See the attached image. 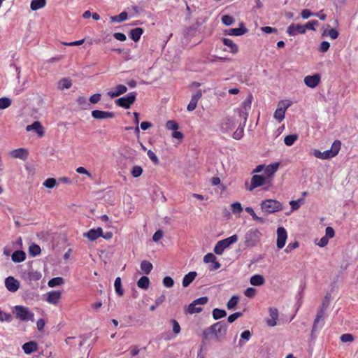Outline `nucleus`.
<instances>
[{"label": "nucleus", "instance_id": "obj_1", "mask_svg": "<svg viewBox=\"0 0 358 358\" xmlns=\"http://www.w3.org/2000/svg\"><path fill=\"white\" fill-rule=\"evenodd\" d=\"M227 328L228 325L225 322H217L203 330V339H207L212 334L217 341H221L227 334Z\"/></svg>", "mask_w": 358, "mask_h": 358}, {"label": "nucleus", "instance_id": "obj_2", "mask_svg": "<svg viewBox=\"0 0 358 358\" xmlns=\"http://www.w3.org/2000/svg\"><path fill=\"white\" fill-rule=\"evenodd\" d=\"M12 313L17 320L22 322L34 320V313L29 307L16 305L12 308Z\"/></svg>", "mask_w": 358, "mask_h": 358}, {"label": "nucleus", "instance_id": "obj_3", "mask_svg": "<svg viewBox=\"0 0 358 358\" xmlns=\"http://www.w3.org/2000/svg\"><path fill=\"white\" fill-rule=\"evenodd\" d=\"M341 147V143L338 140H336L334 141V143L331 145V147L329 150H327L324 152H321L319 150H315L313 151V155L318 158L322 159H331L335 156H336Z\"/></svg>", "mask_w": 358, "mask_h": 358}, {"label": "nucleus", "instance_id": "obj_4", "mask_svg": "<svg viewBox=\"0 0 358 358\" xmlns=\"http://www.w3.org/2000/svg\"><path fill=\"white\" fill-rule=\"evenodd\" d=\"M262 234L257 229H249L244 236L243 243L247 248H253L259 242Z\"/></svg>", "mask_w": 358, "mask_h": 358}, {"label": "nucleus", "instance_id": "obj_5", "mask_svg": "<svg viewBox=\"0 0 358 358\" xmlns=\"http://www.w3.org/2000/svg\"><path fill=\"white\" fill-rule=\"evenodd\" d=\"M238 238V236L234 234L227 238L219 241L214 247V252L218 255H222L226 248L237 242Z\"/></svg>", "mask_w": 358, "mask_h": 358}, {"label": "nucleus", "instance_id": "obj_6", "mask_svg": "<svg viewBox=\"0 0 358 358\" xmlns=\"http://www.w3.org/2000/svg\"><path fill=\"white\" fill-rule=\"evenodd\" d=\"M260 206L263 211L269 214L278 212L282 209V203L275 199L262 201Z\"/></svg>", "mask_w": 358, "mask_h": 358}, {"label": "nucleus", "instance_id": "obj_7", "mask_svg": "<svg viewBox=\"0 0 358 358\" xmlns=\"http://www.w3.org/2000/svg\"><path fill=\"white\" fill-rule=\"evenodd\" d=\"M208 298L202 296L194 300L186 308L185 313L187 314L199 313L202 311V308L199 306L205 305L208 303Z\"/></svg>", "mask_w": 358, "mask_h": 358}, {"label": "nucleus", "instance_id": "obj_8", "mask_svg": "<svg viewBox=\"0 0 358 358\" xmlns=\"http://www.w3.org/2000/svg\"><path fill=\"white\" fill-rule=\"evenodd\" d=\"M291 105L292 101L289 100H282L279 101L273 115L274 118L278 122H281L284 120L285 112Z\"/></svg>", "mask_w": 358, "mask_h": 358}, {"label": "nucleus", "instance_id": "obj_9", "mask_svg": "<svg viewBox=\"0 0 358 358\" xmlns=\"http://www.w3.org/2000/svg\"><path fill=\"white\" fill-rule=\"evenodd\" d=\"M136 97V93L135 92H132L123 97L117 99L115 101V103L118 106L128 109L130 108L131 105L134 103Z\"/></svg>", "mask_w": 358, "mask_h": 358}, {"label": "nucleus", "instance_id": "obj_10", "mask_svg": "<svg viewBox=\"0 0 358 358\" xmlns=\"http://www.w3.org/2000/svg\"><path fill=\"white\" fill-rule=\"evenodd\" d=\"M22 277L27 283L31 284L33 282L38 281L41 278L42 274L40 271L30 270L24 273Z\"/></svg>", "mask_w": 358, "mask_h": 358}, {"label": "nucleus", "instance_id": "obj_11", "mask_svg": "<svg viewBox=\"0 0 358 358\" xmlns=\"http://www.w3.org/2000/svg\"><path fill=\"white\" fill-rule=\"evenodd\" d=\"M287 238V233L286 229L280 227L277 229V247L278 249H282L286 243Z\"/></svg>", "mask_w": 358, "mask_h": 358}, {"label": "nucleus", "instance_id": "obj_12", "mask_svg": "<svg viewBox=\"0 0 358 358\" xmlns=\"http://www.w3.org/2000/svg\"><path fill=\"white\" fill-rule=\"evenodd\" d=\"M248 29L245 27V24L243 22L240 23V26L238 28H231L224 30V35L227 36H242L248 32Z\"/></svg>", "mask_w": 358, "mask_h": 358}, {"label": "nucleus", "instance_id": "obj_13", "mask_svg": "<svg viewBox=\"0 0 358 358\" xmlns=\"http://www.w3.org/2000/svg\"><path fill=\"white\" fill-rule=\"evenodd\" d=\"M5 286L10 292H16L20 288V282L13 276H8L5 279Z\"/></svg>", "mask_w": 358, "mask_h": 358}, {"label": "nucleus", "instance_id": "obj_14", "mask_svg": "<svg viewBox=\"0 0 358 358\" xmlns=\"http://www.w3.org/2000/svg\"><path fill=\"white\" fill-rule=\"evenodd\" d=\"M321 80V76L318 73H315L312 76H307L304 78V83L306 86L310 88H315L316 87Z\"/></svg>", "mask_w": 358, "mask_h": 358}, {"label": "nucleus", "instance_id": "obj_15", "mask_svg": "<svg viewBox=\"0 0 358 358\" xmlns=\"http://www.w3.org/2000/svg\"><path fill=\"white\" fill-rule=\"evenodd\" d=\"M266 178L259 175H254L251 178L250 186L247 187V189L252 191L255 188L263 185L265 182Z\"/></svg>", "mask_w": 358, "mask_h": 358}, {"label": "nucleus", "instance_id": "obj_16", "mask_svg": "<svg viewBox=\"0 0 358 358\" xmlns=\"http://www.w3.org/2000/svg\"><path fill=\"white\" fill-rule=\"evenodd\" d=\"M46 301L52 305H57L62 297V292L60 291H50L47 294Z\"/></svg>", "mask_w": 358, "mask_h": 358}, {"label": "nucleus", "instance_id": "obj_17", "mask_svg": "<svg viewBox=\"0 0 358 358\" xmlns=\"http://www.w3.org/2000/svg\"><path fill=\"white\" fill-rule=\"evenodd\" d=\"M10 156L13 158L26 160L29 156V151L26 148H17L10 152Z\"/></svg>", "mask_w": 358, "mask_h": 358}, {"label": "nucleus", "instance_id": "obj_18", "mask_svg": "<svg viewBox=\"0 0 358 358\" xmlns=\"http://www.w3.org/2000/svg\"><path fill=\"white\" fill-rule=\"evenodd\" d=\"M287 34L291 36H294L297 34H305V29L303 25L292 23L287 27Z\"/></svg>", "mask_w": 358, "mask_h": 358}, {"label": "nucleus", "instance_id": "obj_19", "mask_svg": "<svg viewBox=\"0 0 358 358\" xmlns=\"http://www.w3.org/2000/svg\"><path fill=\"white\" fill-rule=\"evenodd\" d=\"M269 318L266 320V324L269 327H275L278 319V310L275 308H269Z\"/></svg>", "mask_w": 358, "mask_h": 358}, {"label": "nucleus", "instance_id": "obj_20", "mask_svg": "<svg viewBox=\"0 0 358 358\" xmlns=\"http://www.w3.org/2000/svg\"><path fill=\"white\" fill-rule=\"evenodd\" d=\"M83 236L90 241H94L103 236V230L101 227H98L97 229H91L87 232L85 233Z\"/></svg>", "mask_w": 358, "mask_h": 358}, {"label": "nucleus", "instance_id": "obj_21", "mask_svg": "<svg viewBox=\"0 0 358 358\" xmlns=\"http://www.w3.org/2000/svg\"><path fill=\"white\" fill-rule=\"evenodd\" d=\"M92 117L96 120H103L113 118L115 117V114L113 112L94 110L92 111Z\"/></svg>", "mask_w": 358, "mask_h": 358}, {"label": "nucleus", "instance_id": "obj_22", "mask_svg": "<svg viewBox=\"0 0 358 358\" xmlns=\"http://www.w3.org/2000/svg\"><path fill=\"white\" fill-rule=\"evenodd\" d=\"M127 91L125 85H118L113 90L108 92L107 94L110 98H115L124 94Z\"/></svg>", "mask_w": 358, "mask_h": 358}, {"label": "nucleus", "instance_id": "obj_23", "mask_svg": "<svg viewBox=\"0 0 358 358\" xmlns=\"http://www.w3.org/2000/svg\"><path fill=\"white\" fill-rule=\"evenodd\" d=\"M201 90L197 91L192 96V99L187 107L188 111H193L196 108L198 101L201 99Z\"/></svg>", "mask_w": 358, "mask_h": 358}, {"label": "nucleus", "instance_id": "obj_24", "mask_svg": "<svg viewBox=\"0 0 358 358\" xmlns=\"http://www.w3.org/2000/svg\"><path fill=\"white\" fill-rule=\"evenodd\" d=\"M27 131H35L41 137L44 136V129L41 124L38 121H36L31 124L27 125L26 127Z\"/></svg>", "mask_w": 358, "mask_h": 358}, {"label": "nucleus", "instance_id": "obj_25", "mask_svg": "<svg viewBox=\"0 0 358 358\" xmlns=\"http://www.w3.org/2000/svg\"><path fill=\"white\" fill-rule=\"evenodd\" d=\"M22 349L25 354L30 355L38 350V344L35 341H29L22 345Z\"/></svg>", "mask_w": 358, "mask_h": 358}, {"label": "nucleus", "instance_id": "obj_26", "mask_svg": "<svg viewBox=\"0 0 358 358\" xmlns=\"http://www.w3.org/2000/svg\"><path fill=\"white\" fill-rule=\"evenodd\" d=\"M197 276V273L196 271H190L187 274H186L182 279V286L184 287H188Z\"/></svg>", "mask_w": 358, "mask_h": 358}, {"label": "nucleus", "instance_id": "obj_27", "mask_svg": "<svg viewBox=\"0 0 358 358\" xmlns=\"http://www.w3.org/2000/svg\"><path fill=\"white\" fill-rule=\"evenodd\" d=\"M72 86V80L69 78H64L59 80L57 88L60 90L70 89Z\"/></svg>", "mask_w": 358, "mask_h": 358}, {"label": "nucleus", "instance_id": "obj_28", "mask_svg": "<svg viewBox=\"0 0 358 358\" xmlns=\"http://www.w3.org/2000/svg\"><path fill=\"white\" fill-rule=\"evenodd\" d=\"M25 258L26 254L22 250L15 251L11 255V259L13 262L16 263L22 262L23 261H24Z\"/></svg>", "mask_w": 358, "mask_h": 358}, {"label": "nucleus", "instance_id": "obj_29", "mask_svg": "<svg viewBox=\"0 0 358 358\" xmlns=\"http://www.w3.org/2000/svg\"><path fill=\"white\" fill-rule=\"evenodd\" d=\"M324 319L325 318H323V317L321 318L319 317H315V319L314 320L313 325L312 333H311L312 336H313V334L315 331L321 329L324 327Z\"/></svg>", "mask_w": 358, "mask_h": 358}, {"label": "nucleus", "instance_id": "obj_30", "mask_svg": "<svg viewBox=\"0 0 358 358\" xmlns=\"http://www.w3.org/2000/svg\"><path fill=\"white\" fill-rule=\"evenodd\" d=\"M223 44L229 48V52L235 54L238 51V47L230 38H224L222 39Z\"/></svg>", "mask_w": 358, "mask_h": 358}, {"label": "nucleus", "instance_id": "obj_31", "mask_svg": "<svg viewBox=\"0 0 358 358\" xmlns=\"http://www.w3.org/2000/svg\"><path fill=\"white\" fill-rule=\"evenodd\" d=\"M143 34V29L140 27L133 29L129 32V37L135 42L139 41L141 35Z\"/></svg>", "mask_w": 358, "mask_h": 358}, {"label": "nucleus", "instance_id": "obj_32", "mask_svg": "<svg viewBox=\"0 0 358 358\" xmlns=\"http://www.w3.org/2000/svg\"><path fill=\"white\" fill-rule=\"evenodd\" d=\"M264 278L263 275L259 274L252 275L250 280V284L254 286H261L264 283Z\"/></svg>", "mask_w": 358, "mask_h": 358}, {"label": "nucleus", "instance_id": "obj_33", "mask_svg": "<svg viewBox=\"0 0 358 358\" xmlns=\"http://www.w3.org/2000/svg\"><path fill=\"white\" fill-rule=\"evenodd\" d=\"M152 268L153 266L150 262L147 260H143L141 262V270L143 273L148 275L151 272Z\"/></svg>", "mask_w": 358, "mask_h": 358}, {"label": "nucleus", "instance_id": "obj_34", "mask_svg": "<svg viewBox=\"0 0 358 358\" xmlns=\"http://www.w3.org/2000/svg\"><path fill=\"white\" fill-rule=\"evenodd\" d=\"M46 4V0H32L30 8L32 10H37L43 8Z\"/></svg>", "mask_w": 358, "mask_h": 358}, {"label": "nucleus", "instance_id": "obj_35", "mask_svg": "<svg viewBox=\"0 0 358 358\" xmlns=\"http://www.w3.org/2000/svg\"><path fill=\"white\" fill-rule=\"evenodd\" d=\"M213 317L215 320H220L227 315V312L223 309L215 308L212 312Z\"/></svg>", "mask_w": 358, "mask_h": 358}, {"label": "nucleus", "instance_id": "obj_36", "mask_svg": "<svg viewBox=\"0 0 358 358\" xmlns=\"http://www.w3.org/2000/svg\"><path fill=\"white\" fill-rule=\"evenodd\" d=\"M234 127V122L230 117H227L221 124V129L223 131L231 130Z\"/></svg>", "mask_w": 358, "mask_h": 358}, {"label": "nucleus", "instance_id": "obj_37", "mask_svg": "<svg viewBox=\"0 0 358 358\" xmlns=\"http://www.w3.org/2000/svg\"><path fill=\"white\" fill-rule=\"evenodd\" d=\"M150 285V280L147 276L141 277L137 281V286L139 288L147 289Z\"/></svg>", "mask_w": 358, "mask_h": 358}, {"label": "nucleus", "instance_id": "obj_38", "mask_svg": "<svg viewBox=\"0 0 358 358\" xmlns=\"http://www.w3.org/2000/svg\"><path fill=\"white\" fill-rule=\"evenodd\" d=\"M114 287L116 294L118 296H122L124 294V290L122 287V281L120 277L115 278L114 282Z\"/></svg>", "mask_w": 358, "mask_h": 358}, {"label": "nucleus", "instance_id": "obj_39", "mask_svg": "<svg viewBox=\"0 0 358 358\" xmlns=\"http://www.w3.org/2000/svg\"><path fill=\"white\" fill-rule=\"evenodd\" d=\"M245 210L252 216L254 220L262 224L265 222V220L261 217L257 216L252 207H246Z\"/></svg>", "mask_w": 358, "mask_h": 358}, {"label": "nucleus", "instance_id": "obj_40", "mask_svg": "<svg viewBox=\"0 0 358 358\" xmlns=\"http://www.w3.org/2000/svg\"><path fill=\"white\" fill-rule=\"evenodd\" d=\"M13 320L12 315L9 313L4 312L0 308V322L10 323Z\"/></svg>", "mask_w": 358, "mask_h": 358}, {"label": "nucleus", "instance_id": "obj_41", "mask_svg": "<svg viewBox=\"0 0 358 358\" xmlns=\"http://www.w3.org/2000/svg\"><path fill=\"white\" fill-rule=\"evenodd\" d=\"M76 101L82 109L88 110L90 108V103L85 96H78Z\"/></svg>", "mask_w": 358, "mask_h": 358}, {"label": "nucleus", "instance_id": "obj_42", "mask_svg": "<svg viewBox=\"0 0 358 358\" xmlns=\"http://www.w3.org/2000/svg\"><path fill=\"white\" fill-rule=\"evenodd\" d=\"M279 164L273 163L265 167L264 172L266 175L271 176L275 173L278 169Z\"/></svg>", "mask_w": 358, "mask_h": 358}, {"label": "nucleus", "instance_id": "obj_43", "mask_svg": "<svg viewBox=\"0 0 358 358\" xmlns=\"http://www.w3.org/2000/svg\"><path fill=\"white\" fill-rule=\"evenodd\" d=\"M128 13L126 11L120 13L117 15L112 16L110 20L115 22H121L127 19Z\"/></svg>", "mask_w": 358, "mask_h": 358}, {"label": "nucleus", "instance_id": "obj_44", "mask_svg": "<svg viewBox=\"0 0 358 358\" xmlns=\"http://www.w3.org/2000/svg\"><path fill=\"white\" fill-rule=\"evenodd\" d=\"M64 283V279L62 277H55L52 279H50L48 282V285L50 287H55L57 286H59Z\"/></svg>", "mask_w": 358, "mask_h": 358}, {"label": "nucleus", "instance_id": "obj_45", "mask_svg": "<svg viewBox=\"0 0 358 358\" xmlns=\"http://www.w3.org/2000/svg\"><path fill=\"white\" fill-rule=\"evenodd\" d=\"M245 124H241L236 129V130L233 134V138L236 140H240L244 133V127Z\"/></svg>", "mask_w": 358, "mask_h": 358}, {"label": "nucleus", "instance_id": "obj_46", "mask_svg": "<svg viewBox=\"0 0 358 358\" xmlns=\"http://www.w3.org/2000/svg\"><path fill=\"white\" fill-rule=\"evenodd\" d=\"M304 200L303 198L298 199L295 201H289V205L291 206V212L295 211L298 210L300 206L303 203Z\"/></svg>", "mask_w": 358, "mask_h": 358}, {"label": "nucleus", "instance_id": "obj_47", "mask_svg": "<svg viewBox=\"0 0 358 358\" xmlns=\"http://www.w3.org/2000/svg\"><path fill=\"white\" fill-rule=\"evenodd\" d=\"M41 248L36 244H31L29 248V253L31 257H36L41 253Z\"/></svg>", "mask_w": 358, "mask_h": 358}, {"label": "nucleus", "instance_id": "obj_48", "mask_svg": "<svg viewBox=\"0 0 358 358\" xmlns=\"http://www.w3.org/2000/svg\"><path fill=\"white\" fill-rule=\"evenodd\" d=\"M251 338V333L249 330L243 331L241 334V340L239 341V345L242 346L245 344L244 341H248Z\"/></svg>", "mask_w": 358, "mask_h": 358}, {"label": "nucleus", "instance_id": "obj_49", "mask_svg": "<svg viewBox=\"0 0 358 358\" xmlns=\"http://www.w3.org/2000/svg\"><path fill=\"white\" fill-rule=\"evenodd\" d=\"M297 138L298 136L296 134L287 135L284 139L285 144L287 146H291L294 143Z\"/></svg>", "mask_w": 358, "mask_h": 358}, {"label": "nucleus", "instance_id": "obj_50", "mask_svg": "<svg viewBox=\"0 0 358 358\" xmlns=\"http://www.w3.org/2000/svg\"><path fill=\"white\" fill-rule=\"evenodd\" d=\"M239 301V297L238 296H233L231 297V299L228 301L227 303V307L229 310H232L235 308V306L237 305Z\"/></svg>", "mask_w": 358, "mask_h": 358}, {"label": "nucleus", "instance_id": "obj_51", "mask_svg": "<svg viewBox=\"0 0 358 358\" xmlns=\"http://www.w3.org/2000/svg\"><path fill=\"white\" fill-rule=\"evenodd\" d=\"M12 103L10 99L8 97L0 98V110H3L8 108Z\"/></svg>", "mask_w": 358, "mask_h": 358}, {"label": "nucleus", "instance_id": "obj_52", "mask_svg": "<svg viewBox=\"0 0 358 358\" xmlns=\"http://www.w3.org/2000/svg\"><path fill=\"white\" fill-rule=\"evenodd\" d=\"M56 184H57V180L53 178H49L46 179L43 183V185L46 188H48V189H52V188L55 187Z\"/></svg>", "mask_w": 358, "mask_h": 358}, {"label": "nucleus", "instance_id": "obj_53", "mask_svg": "<svg viewBox=\"0 0 358 358\" xmlns=\"http://www.w3.org/2000/svg\"><path fill=\"white\" fill-rule=\"evenodd\" d=\"M234 22V18L229 15H224L222 17V22L227 26L233 24Z\"/></svg>", "mask_w": 358, "mask_h": 358}, {"label": "nucleus", "instance_id": "obj_54", "mask_svg": "<svg viewBox=\"0 0 358 358\" xmlns=\"http://www.w3.org/2000/svg\"><path fill=\"white\" fill-rule=\"evenodd\" d=\"M318 24V21L315 20L308 22L305 25H303V27L305 29V33L306 32L307 29L315 31V26H317Z\"/></svg>", "mask_w": 358, "mask_h": 358}, {"label": "nucleus", "instance_id": "obj_55", "mask_svg": "<svg viewBox=\"0 0 358 358\" xmlns=\"http://www.w3.org/2000/svg\"><path fill=\"white\" fill-rule=\"evenodd\" d=\"M143 173V169L140 166H134L131 171V173L134 178L139 177Z\"/></svg>", "mask_w": 358, "mask_h": 358}, {"label": "nucleus", "instance_id": "obj_56", "mask_svg": "<svg viewBox=\"0 0 358 358\" xmlns=\"http://www.w3.org/2000/svg\"><path fill=\"white\" fill-rule=\"evenodd\" d=\"M166 127L169 130H173V131L178 130L179 128L178 124L174 120H169L166 122Z\"/></svg>", "mask_w": 358, "mask_h": 358}, {"label": "nucleus", "instance_id": "obj_57", "mask_svg": "<svg viewBox=\"0 0 358 358\" xmlns=\"http://www.w3.org/2000/svg\"><path fill=\"white\" fill-rule=\"evenodd\" d=\"M163 285L168 288H171L174 285V280L170 276H166L163 279Z\"/></svg>", "mask_w": 358, "mask_h": 358}, {"label": "nucleus", "instance_id": "obj_58", "mask_svg": "<svg viewBox=\"0 0 358 358\" xmlns=\"http://www.w3.org/2000/svg\"><path fill=\"white\" fill-rule=\"evenodd\" d=\"M231 210L234 213H241L243 211V208L239 202H235L231 204Z\"/></svg>", "mask_w": 358, "mask_h": 358}, {"label": "nucleus", "instance_id": "obj_59", "mask_svg": "<svg viewBox=\"0 0 358 358\" xmlns=\"http://www.w3.org/2000/svg\"><path fill=\"white\" fill-rule=\"evenodd\" d=\"M147 155L149 157V159L155 164H159V159L158 157H157V155H155V153L149 150L148 152H147Z\"/></svg>", "mask_w": 358, "mask_h": 358}, {"label": "nucleus", "instance_id": "obj_60", "mask_svg": "<svg viewBox=\"0 0 358 358\" xmlns=\"http://www.w3.org/2000/svg\"><path fill=\"white\" fill-rule=\"evenodd\" d=\"M243 313L241 312H236L228 317L227 322L229 323H233L236 319L241 317Z\"/></svg>", "mask_w": 358, "mask_h": 358}, {"label": "nucleus", "instance_id": "obj_61", "mask_svg": "<svg viewBox=\"0 0 358 358\" xmlns=\"http://www.w3.org/2000/svg\"><path fill=\"white\" fill-rule=\"evenodd\" d=\"M216 259V257L213 253H208L203 257V262L206 264L213 263Z\"/></svg>", "mask_w": 358, "mask_h": 358}, {"label": "nucleus", "instance_id": "obj_62", "mask_svg": "<svg viewBox=\"0 0 358 358\" xmlns=\"http://www.w3.org/2000/svg\"><path fill=\"white\" fill-rule=\"evenodd\" d=\"M354 338L353 336L350 334H344L341 335V341L343 343H348L352 342L353 341Z\"/></svg>", "mask_w": 358, "mask_h": 358}, {"label": "nucleus", "instance_id": "obj_63", "mask_svg": "<svg viewBox=\"0 0 358 358\" xmlns=\"http://www.w3.org/2000/svg\"><path fill=\"white\" fill-rule=\"evenodd\" d=\"M299 247V243L297 241H295V242H293V243H289L287 246L286 247V248L285 249V252L286 253H289L292 250H293L294 249L296 248Z\"/></svg>", "mask_w": 358, "mask_h": 358}, {"label": "nucleus", "instance_id": "obj_64", "mask_svg": "<svg viewBox=\"0 0 358 358\" xmlns=\"http://www.w3.org/2000/svg\"><path fill=\"white\" fill-rule=\"evenodd\" d=\"M261 30L267 34L275 33L276 34L278 32V29L275 27H261Z\"/></svg>", "mask_w": 358, "mask_h": 358}]
</instances>
